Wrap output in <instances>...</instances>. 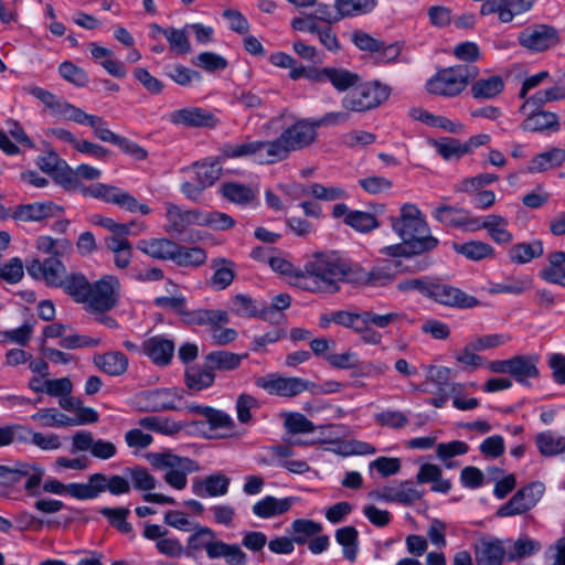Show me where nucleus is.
Listing matches in <instances>:
<instances>
[{"instance_id": "f257e3e1", "label": "nucleus", "mask_w": 565, "mask_h": 565, "mask_svg": "<svg viewBox=\"0 0 565 565\" xmlns=\"http://www.w3.org/2000/svg\"><path fill=\"white\" fill-rule=\"evenodd\" d=\"M100 175L102 171L99 169L88 164H79L75 169L68 167L65 175H61V184L67 190L115 204L130 213L148 215L151 212L146 203L139 202L129 192L118 186L104 183H94L87 186L83 183V180L94 181L99 179Z\"/></svg>"}, {"instance_id": "f03ea898", "label": "nucleus", "mask_w": 565, "mask_h": 565, "mask_svg": "<svg viewBox=\"0 0 565 565\" xmlns=\"http://www.w3.org/2000/svg\"><path fill=\"white\" fill-rule=\"evenodd\" d=\"M296 285L311 292L335 294L353 279V267L334 253H317L296 274Z\"/></svg>"}, {"instance_id": "7ed1b4c3", "label": "nucleus", "mask_w": 565, "mask_h": 565, "mask_svg": "<svg viewBox=\"0 0 565 565\" xmlns=\"http://www.w3.org/2000/svg\"><path fill=\"white\" fill-rule=\"evenodd\" d=\"M390 221L398 237L417 248V252H430L439 244L438 238L430 234L425 216L415 204L402 205L399 215L391 216Z\"/></svg>"}, {"instance_id": "20e7f679", "label": "nucleus", "mask_w": 565, "mask_h": 565, "mask_svg": "<svg viewBox=\"0 0 565 565\" xmlns=\"http://www.w3.org/2000/svg\"><path fill=\"white\" fill-rule=\"evenodd\" d=\"M317 129L313 119H299L285 129L278 138L268 141L273 162L284 160L290 152L312 145L317 139Z\"/></svg>"}, {"instance_id": "39448f33", "label": "nucleus", "mask_w": 565, "mask_h": 565, "mask_svg": "<svg viewBox=\"0 0 565 565\" xmlns=\"http://www.w3.org/2000/svg\"><path fill=\"white\" fill-rule=\"evenodd\" d=\"M148 461L158 470H166L164 481L177 490L186 487L188 475L199 470V465L188 458L174 455L171 451L151 452L147 456Z\"/></svg>"}, {"instance_id": "423d86ee", "label": "nucleus", "mask_w": 565, "mask_h": 565, "mask_svg": "<svg viewBox=\"0 0 565 565\" xmlns=\"http://www.w3.org/2000/svg\"><path fill=\"white\" fill-rule=\"evenodd\" d=\"M478 70L468 65H455L438 71L426 84L430 94L454 97L476 78Z\"/></svg>"}, {"instance_id": "0eeeda50", "label": "nucleus", "mask_w": 565, "mask_h": 565, "mask_svg": "<svg viewBox=\"0 0 565 565\" xmlns=\"http://www.w3.org/2000/svg\"><path fill=\"white\" fill-rule=\"evenodd\" d=\"M391 94V88L380 82L355 85L341 100L344 109L350 111H367L379 107Z\"/></svg>"}, {"instance_id": "6e6552de", "label": "nucleus", "mask_w": 565, "mask_h": 565, "mask_svg": "<svg viewBox=\"0 0 565 565\" xmlns=\"http://www.w3.org/2000/svg\"><path fill=\"white\" fill-rule=\"evenodd\" d=\"M120 281L116 276L106 275L90 282L84 309L90 313L103 315L115 308L120 299Z\"/></svg>"}, {"instance_id": "1a4fd4ad", "label": "nucleus", "mask_w": 565, "mask_h": 565, "mask_svg": "<svg viewBox=\"0 0 565 565\" xmlns=\"http://www.w3.org/2000/svg\"><path fill=\"white\" fill-rule=\"evenodd\" d=\"M521 46L531 52H543L555 46L558 33L554 26L547 24H534L522 30L518 35Z\"/></svg>"}, {"instance_id": "9d476101", "label": "nucleus", "mask_w": 565, "mask_h": 565, "mask_svg": "<svg viewBox=\"0 0 565 565\" xmlns=\"http://www.w3.org/2000/svg\"><path fill=\"white\" fill-rule=\"evenodd\" d=\"M256 386L268 394L282 397H295L308 390V382L300 377H285L277 373L259 376L255 380Z\"/></svg>"}, {"instance_id": "9b49d317", "label": "nucleus", "mask_w": 565, "mask_h": 565, "mask_svg": "<svg viewBox=\"0 0 565 565\" xmlns=\"http://www.w3.org/2000/svg\"><path fill=\"white\" fill-rule=\"evenodd\" d=\"M536 0H486L480 8V14H497L499 22L510 23L515 18L527 13Z\"/></svg>"}, {"instance_id": "f8f14e48", "label": "nucleus", "mask_w": 565, "mask_h": 565, "mask_svg": "<svg viewBox=\"0 0 565 565\" xmlns=\"http://www.w3.org/2000/svg\"><path fill=\"white\" fill-rule=\"evenodd\" d=\"M428 298L445 307L457 309H471L480 305L475 296L468 295L457 287L433 281Z\"/></svg>"}, {"instance_id": "ddd939ff", "label": "nucleus", "mask_w": 565, "mask_h": 565, "mask_svg": "<svg viewBox=\"0 0 565 565\" xmlns=\"http://www.w3.org/2000/svg\"><path fill=\"white\" fill-rule=\"evenodd\" d=\"M86 486V500L97 498L100 493L109 491L113 495H121L130 492V482L122 476L113 475L107 477L97 472L89 476Z\"/></svg>"}, {"instance_id": "4468645a", "label": "nucleus", "mask_w": 565, "mask_h": 565, "mask_svg": "<svg viewBox=\"0 0 565 565\" xmlns=\"http://www.w3.org/2000/svg\"><path fill=\"white\" fill-rule=\"evenodd\" d=\"M73 452L89 451L94 458L108 460L116 456L117 447L113 441L95 439L90 431L79 430L72 437Z\"/></svg>"}, {"instance_id": "2eb2a0df", "label": "nucleus", "mask_w": 565, "mask_h": 565, "mask_svg": "<svg viewBox=\"0 0 565 565\" xmlns=\"http://www.w3.org/2000/svg\"><path fill=\"white\" fill-rule=\"evenodd\" d=\"M221 157L228 159L254 157L259 163H274L268 141L226 143L221 148Z\"/></svg>"}, {"instance_id": "dca6fc26", "label": "nucleus", "mask_w": 565, "mask_h": 565, "mask_svg": "<svg viewBox=\"0 0 565 565\" xmlns=\"http://www.w3.org/2000/svg\"><path fill=\"white\" fill-rule=\"evenodd\" d=\"M168 120L177 126L185 127H215L217 119L215 116L200 107H185L177 109L168 115Z\"/></svg>"}, {"instance_id": "f3484780", "label": "nucleus", "mask_w": 565, "mask_h": 565, "mask_svg": "<svg viewBox=\"0 0 565 565\" xmlns=\"http://www.w3.org/2000/svg\"><path fill=\"white\" fill-rule=\"evenodd\" d=\"M164 205L168 233L180 235L193 225L199 226L200 211L183 210L171 202H167Z\"/></svg>"}, {"instance_id": "a211bd4d", "label": "nucleus", "mask_w": 565, "mask_h": 565, "mask_svg": "<svg viewBox=\"0 0 565 565\" xmlns=\"http://www.w3.org/2000/svg\"><path fill=\"white\" fill-rule=\"evenodd\" d=\"M145 407L151 412H161L167 409H177L182 399V394L178 388H159L143 393L141 395Z\"/></svg>"}, {"instance_id": "6ab92c4d", "label": "nucleus", "mask_w": 565, "mask_h": 565, "mask_svg": "<svg viewBox=\"0 0 565 565\" xmlns=\"http://www.w3.org/2000/svg\"><path fill=\"white\" fill-rule=\"evenodd\" d=\"M526 118L521 124V129L526 132H557L561 129L559 117L548 110L530 109Z\"/></svg>"}, {"instance_id": "aec40b11", "label": "nucleus", "mask_w": 565, "mask_h": 565, "mask_svg": "<svg viewBox=\"0 0 565 565\" xmlns=\"http://www.w3.org/2000/svg\"><path fill=\"white\" fill-rule=\"evenodd\" d=\"M62 213V207L53 202H35L18 206L12 217L22 222H40L49 217L57 216Z\"/></svg>"}, {"instance_id": "412c9836", "label": "nucleus", "mask_w": 565, "mask_h": 565, "mask_svg": "<svg viewBox=\"0 0 565 565\" xmlns=\"http://www.w3.org/2000/svg\"><path fill=\"white\" fill-rule=\"evenodd\" d=\"M230 482L231 480L226 475L216 472L203 479L194 480L192 491L201 498L222 497L228 492Z\"/></svg>"}, {"instance_id": "4be33fe9", "label": "nucleus", "mask_w": 565, "mask_h": 565, "mask_svg": "<svg viewBox=\"0 0 565 565\" xmlns=\"http://www.w3.org/2000/svg\"><path fill=\"white\" fill-rule=\"evenodd\" d=\"M142 352L157 365H168L174 353V343L161 335L142 343Z\"/></svg>"}, {"instance_id": "5701e85b", "label": "nucleus", "mask_w": 565, "mask_h": 565, "mask_svg": "<svg viewBox=\"0 0 565 565\" xmlns=\"http://www.w3.org/2000/svg\"><path fill=\"white\" fill-rule=\"evenodd\" d=\"M94 365L109 376H120L128 370L129 361L120 351L97 353L93 358Z\"/></svg>"}, {"instance_id": "b1692460", "label": "nucleus", "mask_w": 565, "mask_h": 565, "mask_svg": "<svg viewBox=\"0 0 565 565\" xmlns=\"http://www.w3.org/2000/svg\"><path fill=\"white\" fill-rule=\"evenodd\" d=\"M294 501L295 499L290 497L279 499L273 495H266L253 505L252 511L258 518L269 519L288 512Z\"/></svg>"}, {"instance_id": "393cba45", "label": "nucleus", "mask_w": 565, "mask_h": 565, "mask_svg": "<svg viewBox=\"0 0 565 565\" xmlns=\"http://www.w3.org/2000/svg\"><path fill=\"white\" fill-rule=\"evenodd\" d=\"M565 161V149L552 147L532 158L527 166L530 173H542L561 167Z\"/></svg>"}, {"instance_id": "a878e982", "label": "nucleus", "mask_w": 565, "mask_h": 565, "mask_svg": "<svg viewBox=\"0 0 565 565\" xmlns=\"http://www.w3.org/2000/svg\"><path fill=\"white\" fill-rule=\"evenodd\" d=\"M537 358L533 355H516L512 358L510 374L522 385H529L530 380L539 377Z\"/></svg>"}, {"instance_id": "bb28decb", "label": "nucleus", "mask_w": 565, "mask_h": 565, "mask_svg": "<svg viewBox=\"0 0 565 565\" xmlns=\"http://www.w3.org/2000/svg\"><path fill=\"white\" fill-rule=\"evenodd\" d=\"M209 558H223L228 565H245L247 562V555L238 544L225 543L216 536L209 554Z\"/></svg>"}, {"instance_id": "cd10ccee", "label": "nucleus", "mask_w": 565, "mask_h": 565, "mask_svg": "<svg viewBox=\"0 0 565 565\" xmlns=\"http://www.w3.org/2000/svg\"><path fill=\"white\" fill-rule=\"evenodd\" d=\"M90 55L94 60L99 61L104 70L111 76L122 78L127 72L125 65L114 57V52L97 43L89 44Z\"/></svg>"}, {"instance_id": "c85d7f7f", "label": "nucleus", "mask_w": 565, "mask_h": 565, "mask_svg": "<svg viewBox=\"0 0 565 565\" xmlns=\"http://www.w3.org/2000/svg\"><path fill=\"white\" fill-rule=\"evenodd\" d=\"M394 279V274L388 267H375L371 271H365L360 267L353 268L352 282L363 284L371 287H384Z\"/></svg>"}, {"instance_id": "c756f323", "label": "nucleus", "mask_w": 565, "mask_h": 565, "mask_svg": "<svg viewBox=\"0 0 565 565\" xmlns=\"http://www.w3.org/2000/svg\"><path fill=\"white\" fill-rule=\"evenodd\" d=\"M137 248L152 258L172 260L175 243L168 238H149L139 241Z\"/></svg>"}, {"instance_id": "7c9ffc66", "label": "nucleus", "mask_w": 565, "mask_h": 565, "mask_svg": "<svg viewBox=\"0 0 565 565\" xmlns=\"http://www.w3.org/2000/svg\"><path fill=\"white\" fill-rule=\"evenodd\" d=\"M441 469L434 463H424L420 466L416 481L420 484L431 483V491L447 493L451 489L449 480L441 477Z\"/></svg>"}, {"instance_id": "2f4dec72", "label": "nucleus", "mask_w": 565, "mask_h": 565, "mask_svg": "<svg viewBox=\"0 0 565 565\" xmlns=\"http://www.w3.org/2000/svg\"><path fill=\"white\" fill-rule=\"evenodd\" d=\"M211 267L214 273L210 279V285L215 290L227 288L235 278V264L226 258H215L211 262Z\"/></svg>"}, {"instance_id": "473e14b6", "label": "nucleus", "mask_w": 565, "mask_h": 565, "mask_svg": "<svg viewBox=\"0 0 565 565\" xmlns=\"http://www.w3.org/2000/svg\"><path fill=\"white\" fill-rule=\"evenodd\" d=\"M221 193L230 202L241 206H246L254 202L257 198L258 191L255 188L238 182H226L222 184Z\"/></svg>"}, {"instance_id": "72a5a7b5", "label": "nucleus", "mask_w": 565, "mask_h": 565, "mask_svg": "<svg viewBox=\"0 0 565 565\" xmlns=\"http://www.w3.org/2000/svg\"><path fill=\"white\" fill-rule=\"evenodd\" d=\"M181 320L190 326H209L210 323L230 321L228 315L224 310L195 309L190 311L186 308L181 315Z\"/></svg>"}, {"instance_id": "f704fd0d", "label": "nucleus", "mask_w": 565, "mask_h": 565, "mask_svg": "<svg viewBox=\"0 0 565 565\" xmlns=\"http://www.w3.org/2000/svg\"><path fill=\"white\" fill-rule=\"evenodd\" d=\"M504 548L499 540H482L476 548L477 565H501Z\"/></svg>"}, {"instance_id": "c9c22d12", "label": "nucleus", "mask_w": 565, "mask_h": 565, "mask_svg": "<svg viewBox=\"0 0 565 565\" xmlns=\"http://www.w3.org/2000/svg\"><path fill=\"white\" fill-rule=\"evenodd\" d=\"M504 89V82L499 75H491L481 77L475 81L471 85L470 92L476 99H492L502 93Z\"/></svg>"}, {"instance_id": "e433bc0d", "label": "nucleus", "mask_w": 565, "mask_h": 565, "mask_svg": "<svg viewBox=\"0 0 565 565\" xmlns=\"http://www.w3.org/2000/svg\"><path fill=\"white\" fill-rule=\"evenodd\" d=\"M247 354H237L230 351L218 350L210 352L205 356L207 366L214 371H233L236 370Z\"/></svg>"}, {"instance_id": "4c0bfd02", "label": "nucleus", "mask_w": 565, "mask_h": 565, "mask_svg": "<svg viewBox=\"0 0 565 565\" xmlns=\"http://www.w3.org/2000/svg\"><path fill=\"white\" fill-rule=\"evenodd\" d=\"M452 249L469 260L480 262L494 256V248L482 241H469L463 244L454 243Z\"/></svg>"}, {"instance_id": "58836bf2", "label": "nucleus", "mask_w": 565, "mask_h": 565, "mask_svg": "<svg viewBox=\"0 0 565 565\" xmlns=\"http://www.w3.org/2000/svg\"><path fill=\"white\" fill-rule=\"evenodd\" d=\"M508 218L490 214L486 216V227L489 237L499 245H507L513 241L512 233L508 230Z\"/></svg>"}, {"instance_id": "ea45409f", "label": "nucleus", "mask_w": 565, "mask_h": 565, "mask_svg": "<svg viewBox=\"0 0 565 565\" xmlns=\"http://www.w3.org/2000/svg\"><path fill=\"white\" fill-rule=\"evenodd\" d=\"M429 143L438 154L447 161L459 160L468 154L465 142L456 138L445 137L438 140L431 139Z\"/></svg>"}, {"instance_id": "a19ab883", "label": "nucleus", "mask_w": 565, "mask_h": 565, "mask_svg": "<svg viewBox=\"0 0 565 565\" xmlns=\"http://www.w3.org/2000/svg\"><path fill=\"white\" fill-rule=\"evenodd\" d=\"M90 282L83 274L67 275L60 286L74 301L85 307Z\"/></svg>"}, {"instance_id": "79ce46f5", "label": "nucleus", "mask_w": 565, "mask_h": 565, "mask_svg": "<svg viewBox=\"0 0 565 565\" xmlns=\"http://www.w3.org/2000/svg\"><path fill=\"white\" fill-rule=\"evenodd\" d=\"M543 244L535 239L530 243H519L509 249V258L514 264H526L543 255Z\"/></svg>"}, {"instance_id": "37998d69", "label": "nucleus", "mask_w": 565, "mask_h": 565, "mask_svg": "<svg viewBox=\"0 0 565 565\" xmlns=\"http://www.w3.org/2000/svg\"><path fill=\"white\" fill-rule=\"evenodd\" d=\"M215 536L216 533L212 529L207 526H198L194 533L188 537V554L192 555L194 553L205 551L206 556L209 557Z\"/></svg>"}, {"instance_id": "c03bdc74", "label": "nucleus", "mask_w": 565, "mask_h": 565, "mask_svg": "<svg viewBox=\"0 0 565 565\" xmlns=\"http://www.w3.org/2000/svg\"><path fill=\"white\" fill-rule=\"evenodd\" d=\"M451 370L446 366H430L427 381L435 385L436 392H450L457 394L462 391V384L449 382Z\"/></svg>"}, {"instance_id": "a18cd8bd", "label": "nucleus", "mask_w": 565, "mask_h": 565, "mask_svg": "<svg viewBox=\"0 0 565 565\" xmlns=\"http://www.w3.org/2000/svg\"><path fill=\"white\" fill-rule=\"evenodd\" d=\"M535 444L541 455L552 457L565 451V436L547 430L535 437Z\"/></svg>"}, {"instance_id": "49530a36", "label": "nucleus", "mask_w": 565, "mask_h": 565, "mask_svg": "<svg viewBox=\"0 0 565 565\" xmlns=\"http://www.w3.org/2000/svg\"><path fill=\"white\" fill-rule=\"evenodd\" d=\"M327 76V82L338 92H345L353 88L360 81V76L347 68L327 67L323 73Z\"/></svg>"}, {"instance_id": "de8ad7c7", "label": "nucleus", "mask_w": 565, "mask_h": 565, "mask_svg": "<svg viewBox=\"0 0 565 565\" xmlns=\"http://www.w3.org/2000/svg\"><path fill=\"white\" fill-rule=\"evenodd\" d=\"M322 525L308 519H297L290 525V534L296 544H305L310 537L320 534Z\"/></svg>"}, {"instance_id": "09e8293b", "label": "nucleus", "mask_w": 565, "mask_h": 565, "mask_svg": "<svg viewBox=\"0 0 565 565\" xmlns=\"http://www.w3.org/2000/svg\"><path fill=\"white\" fill-rule=\"evenodd\" d=\"M206 260V253L200 247H184L175 244V250L172 257L179 266L198 267Z\"/></svg>"}, {"instance_id": "8fccbe9b", "label": "nucleus", "mask_w": 565, "mask_h": 565, "mask_svg": "<svg viewBox=\"0 0 565 565\" xmlns=\"http://www.w3.org/2000/svg\"><path fill=\"white\" fill-rule=\"evenodd\" d=\"M139 426L166 436H173L182 429V425L167 417L146 416L139 419Z\"/></svg>"}, {"instance_id": "3c124183", "label": "nucleus", "mask_w": 565, "mask_h": 565, "mask_svg": "<svg viewBox=\"0 0 565 565\" xmlns=\"http://www.w3.org/2000/svg\"><path fill=\"white\" fill-rule=\"evenodd\" d=\"M43 490L47 493L62 495L64 493L77 500H86V486L85 483H68L64 484L57 479H47L43 483Z\"/></svg>"}, {"instance_id": "603ef678", "label": "nucleus", "mask_w": 565, "mask_h": 565, "mask_svg": "<svg viewBox=\"0 0 565 565\" xmlns=\"http://www.w3.org/2000/svg\"><path fill=\"white\" fill-rule=\"evenodd\" d=\"M214 380L215 375L209 366L207 369L191 366L185 371V384L193 391H202L212 386Z\"/></svg>"}, {"instance_id": "864d4df0", "label": "nucleus", "mask_w": 565, "mask_h": 565, "mask_svg": "<svg viewBox=\"0 0 565 565\" xmlns=\"http://www.w3.org/2000/svg\"><path fill=\"white\" fill-rule=\"evenodd\" d=\"M358 536V530L351 525L335 531V540L343 547V555L350 562H354L356 558Z\"/></svg>"}, {"instance_id": "5fc2aeb1", "label": "nucleus", "mask_w": 565, "mask_h": 565, "mask_svg": "<svg viewBox=\"0 0 565 565\" xmlns=\"http://www.w3.org/2000/svg\"><path fill=\"white\" fill-rule=\"evenodd\" d=\"M98 224L110 231L114 235L126 237L127 235H138L146 231L147 226L142 222L131 221L129 223H118L110 217H102Z\"/></svg>"}, {"instance_id": "6e6d98bb", "label": "nucleus", "mask_w": 565, "mask_h": 565, "mask_svg": "<svg viewBox=\"0 0 565 565\" xmlns=\"http://www.w3.org/2000/svg\"><path fill=\"white\" fill-rule=\"evenodd\" d=\"M44 427H70L72 426V417L60 413L56 408H41L31 416Z\"/></svg>"}, {"instance_id": "4d7b16f0", "label": "nucleus", "mask_w": 565, "mask_h": 565, "mask_svg": "<svg viewBox=\"0 0 565 565\" xmlns=\"http://www.w3.org/2000/svg\"><path fill=\"white\" fill-rule=\"evenodd\" d=\"M376 6V0H335L334 7L339 10L341 18L365 14Z\"/></svg>"}, {"instance_id": "13d9d810", "label": "nucleus", "mask_w": 565, "mask_h": 565, "mask_svg": "<svg viewBox=\"0 0 565 565\" xmlns=\"http://www.w3.org/2000/svg\"><path fill=\"white\" fill-rule=\"evenodd\" d=\"M234 225L235 220L226 213L217 211H200L199 226H206L214 231H226L232 228Z\"/></svg>"}, {"instance_id": "bf43d9fd", "label": "nucleus", "mask_w": 565, "mask_h": 565, "mask_svg": "<svg viewBox=\"0 0 565 565\" xmlns=\"http://www.w3.org/2000/svg\"><path fill=\"white\" fill-rule=\"evenodd\" d=\"M192 170L195 173L196 181L205 189L211 186L220 178L222 168L220 162L216 160L195 163L192 167Z\"/></svg>"}, {"instance_id": "052dcab7", "label": "nucleus", "mask_w": 565, "mask_h": 565, "mask_svg": "<svg viewBox=\"0 0 565 565\" xmlns=\"http://www.w3.org/2000/svg\"><path fill=\"white\" fill-rule=\"evenodd\" d=\"M431 215L437 222L445 226L459 228L461 217L465 215V209L444 204L436 207Z\"/></svg>"}, {"instance_id": "680f3d73", "label": "nucleus", "mask_w": 565, "mask_h": 565, "mask_svg": "<svg viewBox=\"0 0 565 565\" xmlns=\"http://www.w3.org/2000/svg\"><path fill=\"white\" fill-rule=\"evenodd\" d=\"M24 436L25 440L23 441V444L31 443L41 450L52 451L58 449L62 446L60 436L53 433L43 434L39 431H33L30 428H28V434Z\"/></svg>"}, {"instance_id": "e2e57ef3", "label": "nucleus", "mask_w": 565, "mask_h": 565, "mask_svg": "<svg viewBox=\"0 0 565 565\" xmlns=\"http://www.w3.org/2000/svg\"><path fill=\"white\" fill-rule=\"evenodd\" d=\"M43 267L45 282L50 286L60 287L67 276L63 263L56 257H49L43 262Z\"/></svg>"}, {"instance_id": "0e129e2a", "label": "nucleus", "mask_w": 565, "mask_h": 565, "mask_svg": "<svg viewBox=\"0 0 565 565\" xmlns=\"http://www.w3.org/2000/svg\"><path fill=\"white\" fill-rule=\"evenodd\" d=\"M303 194L312 195L313 198L322 201H335L345 198L347 192L344 189L335 185L326 186L320 183H311L302 190Z\"/></svg>"}, {"instance_id": "69168bd1", "label": "nucleus", "mask_w": 565, "mask_h": 565, "mask_svg": "<svg viewBox=\"0 0 565 565\" xmlns=\"http://www.w3.org/2000/svg\"><path fill=\"white\" fill-rule=\"evenodd\" d=\"M99 512L120 532L130 533L132 531L131 524L127 522V516L130 513L128 508H102Z\"/></svg>"}, {"instance_id": "338daca9", "label": "nucleus", "mask_w": 565, "mask_h": 565, "mask_svg": "<svg viewBox=\"0 0 565 565\" xmlns=\"http://www.w3.org/2000/svg\"><path fill=\"white\" fill-rule=\"evenodd\" d=\"M184 29L168 28L164 31V38L169 42L170 49L178 54H188L191 52V44Z\"/></svg>"}, {"instance_id": "774afa93", "label": "nucleus", "mask_w": 565, "mask_h": 565, "mask_svg": "<svg viewBox=\"0 0 565 565\" xmlns=\"http://www.w3.org/2000/svg\"><path fill=\"white\" fill-rule=\"evenodd\" d=\"M127 475L129 476L136 490L150 491L156 488L157 480L146 468H129L127 469Z\"/></svg>"}]
</instances>
